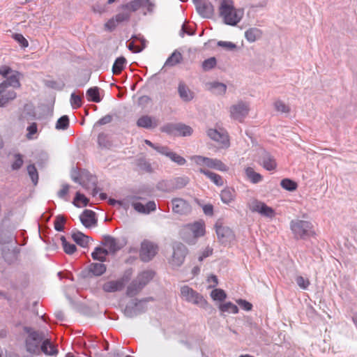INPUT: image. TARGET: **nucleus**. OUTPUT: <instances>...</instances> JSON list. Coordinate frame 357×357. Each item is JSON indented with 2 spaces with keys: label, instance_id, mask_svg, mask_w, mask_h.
I'll list each match as a JSON object with an SVG mask.
<instances>
[{
  "label": "nucleus",
  "instance_id": "nucleus-32",
  "mask_svg": "<svg viewBox=\"0 0 357 357\" xmlns=\"http://www.w3.org/2000/svg\"><path fill=\"white\" fill-rule=\"evenodd\" d=\"M15 238L13 234L10 232H3L0 234V245L1 247L15 245Z\"/></svg>",
  "mask_w": 357,
  "mask_h": 357
},
{
  "label": "nucleus",
  "instance_id": "nucleus-28",
  "mask_svg": "<svg viewBox=\"0 0 357 357\" xmlns=\"http://www.w3.org/2000/svg\"><path fill=\"white\" fill-rule=\"evenodd\" d=\"M245 174L247 179L254 184L259 183L263 179V176L256 172L254 169L250 167H248L245 169Z\"/></svg>",
  "mask_w": 357,
  "mask_h": 357
},
{
  "label": "nucleus",
  "instance_id": "nucleus-34",
  "mask_svg": "<svg viewBox=\"0 0 357 357\" xmlns=\"http://www.w3.org/2000/svg\"><path fill=\"white\" fill-rule=\"evenodd\" d=\"M144 287L137 282L136 279L133 280L128 286L126 294L129 297L137 295Z\"/></svg>",
  "mask_w": 357,
  "mask_h": 357
},
{
  "label": "nucleus",
  "instance_id": "nucleus-41",
  "mask_svg": "<svg viewBox=\"0 0 357 357\" xmlns=\"http://www.w3.org/2000/svg\"><path fill=\"white\" fill-rule=\"evenodd\" d=\"M126 59L123 56L118 57L112 66V73L114 75H119L124 68Z\"/></svg>",
  "mask_w": 357,
  "mask_h": 357
},
{
  "label": "nucleus",
  "instance_id": "nucleus-42",
  "mask_svg": "<svg viewBox=\"0 0 357 357\" xmlns=\"http://www.w3.org/2000/svg\"><path fill=\"white\" fill-rule=\"evenodd\" d=\"M139 8H141L139 0H132L126 4H123L121 6V8L122 10H128L130 13L131 12L137 11Z\"/></svg>",
  "mask_w": 357,
  "mask_h": 357
},
{
  "label": "nucleus",
  "instance_id": "nucleus-60",
  "mask_svg": "<svg viewBox=\"0 0 357 357\" xmlns=\"http://www.w3.org/2000/svg\"><path fill=\"white\" fill-rule=\"evenodd\" d=\"M218 47H222L229 51H233L236 49L237 46L235 43L229 41L220 40L217 43Z\"/></svg>",
  "mask_w": 357,
  "mask_h": 357
},
{
  "label": "nucleus",
  "instance_id": "nucleus-7",
  "mask_svg": "<svg viewBox=\"0 0 357 357\" xmlns=\"http://www.w3.org/2000/svg\"><path fill=\"white\" fill-rule=\"evenodd\" d=\"M158 245L148 240H144L141 243L139 258L144 262L150 261L158 253Z\"/></svg>",
  "mask_w": 357,
  "mask_h": 357
},
{
  "label": "nucleus",
  "instance_id": "nucleus-21",
  "mask_svg": "<svg viewBox=\"0 0 357 357\" xmlns=\"http://www.w3.org/2000/svg\"><path fill=\"white\" fill-rule=\"evenodd\" d=\"M125 279L121 278L117 280H111L105 282L102 289L106 292H115L121 290L125 285Z\"/></svg>",
  "mask_w": 357,
  "mask_h": 357
},
{
  "label": "nucleus",
  "instance_id": "nucleus-52",
  "mask_svg": "<svg viewBox=\"0 0 357 357\" xmlns=\"http://www.w3.org/2000/svg\"><path fill=\"white\" fill-rule=\"evenodd\" d=\"M84 97L83 93L77 95L73 93L70 96V104L73 108H78L82 105V99Z\"/></svg>",
  "mask_w": 357,
  "mask_h": 357
},
{
  "label": "nucleus",
  "instance_id": "nucleus-63",
  "mask_svg": "<svg viewBox=\"0 0 357 357\" xmlns=\"http://www.w3.org/2000/svg\"><path fill=\"white\" fill-rule=\"evenodd\" d=\"M296 284H298V286L303 289H307L310 284L309 280L307 279L304 278L302 276L296 277Z\"/></svg>",
  "mask_w": 357,
  "mask_h": 357
},
{
  "label": "nucleus",
  "instance_id": "nucleus-18",
  "mask_svg": "<svg viewBox=\"0 0 357 357\" xmlns=\"http://www.w3.org/2000/svg\"><path fill=\"white\" fill-rule=\"evenodd\" d=\"M207 135L213 140L218 142L222 147H228L229 145L227 135L220 132L215 129H208Z\"/></svg>",
  "mask_w": 357,
  "mask_h": 357
},
{
  "label": "nucleus",
  "instance_id": "nucleus-56",
  "mask_svg": "<svg viewBox=\"0 0 357 357\" xmlns=\"http://www.w3.org/2000/svg\"><path fill=\"white\" fill-rule=\"evenodd\" d=\"M79 202H82L83 206H86L88 204L89 199L83 194L77 192L73 201V204L77 207H80Z\"/></svg>",
  "mask_w": 357,
  "mask_h": 357
},
{
  "label": "nucleus",
  "instance_id": "nucleus-23",
  "mask_svg": "<svg viewBox=\"0 0 357 357\" xmlns=\"http://www.w3.org/2000/svg\"><path fill=\"white\" fill-rule=\"evenodd\" d=\"M178 93L179 97L185 102L190 101L193 98V92H192L188 86L183 82H180L178 86Z\"/></svg>",
  "mask_w": 357,
  "mask_h": 357
},
{
  "label": "nucleus",
  "instance_id": "nucleus-62",
  "mask_svg": "<svg viewBox=\"0 0 357 357\" xmlns=\"http://www.w3.org/2000/svg\"><path fill=\"white\" fill-rule=\"evenodd\" d=\"M138 166L140 169L146 171V172L151 173L153 172L151 165L145 160H139L138 162Z\"/></svg>",
  "mask_w": 357,
  "mask_h": 357
},
{
  "label": "nucleus",
  "instance_id": "nucleus-27",
  "mask_svg": "<svg viewBox=\"0 0 357 357\" xmlns=\"http://www.w3.org/2000/svg\"><path fill=\"white\" fill-rule=\"evenodd\" d=\"M220 198L223 203L229 204L234 201L236 197V192L232 188H225L220 192Z\"/></svg>",
  "mask_w": 357,
  "mask_h": 357
},
{
  "label": "nucleus",
  "instance_id": "nucleus-14",
  "mask_svg": "<svg viewBox=\"0 0 357 357\" xmlns=\"http://www.w3.org/2000/svg\"><path fill=\"white\" fill-rule=\"evenodd\" d=\"M15 98L16 93L13 89L6 87V83L0 84V107H4Z\"/></svg>",
  "mask_w": 357,
  "mask_h": 357
},
{
  "label": "nucleus",
  "instance_id": "nucleus-48",
  "mask_svg": "<svg viewBox=\"0 0 357 357\" xmlns=\"http://www.w3.org/2000/svg\"><path fill=\"white\" fill-rule=\"evenodd\" d=\"M69 126V118L66 115H63L60 117L56 123V129L57 130H66Z\"/></svg>",
  "mask_w": 357,
  "mask_h": 357
},
{
  "label": "nucleus",
  "instance_id": "nucleus-4",
  "mask_svg": "<svg viewBox=\"0 0 357 357\" xmlns=\"http://www.w3.org/2000/svg\"><path fill=\"white\" fill-rule=\"evenodd\" d=\"M71 178L73 181L79 183L86 189L93 188L91 195L93 197L98 194V190L96 188L97 180L96 176L90 174L89 172H82L79 178L76 170H73L71 172Z\"/></svg>",
  "mask_w": 357,
  "mask_h": 357
},
{
  "label": "nucleus",
  "instance_id": "nucleus-33",
  "mask_svg": "<svg viewBox=\"0 0 357 357\" xmlns=\"http://www.w3.org/2000/svg\"><path fill=\"white\" fill-rule=\"evenodd\" d=\"M261 30L257 28H250L245 32V37L248 41L253 43L261 38Z\"/></svg>",
  "mask_w": 357,
  "mask_h": 357
},
{
  "label": "nucleus",
  "instance_id": "nucleus-55",
  "mask_svg": "<svg viewBox=\"0 0 357 357\" xmlns=\"http://www.w3.org/2000/svg\"><path fill=\"white\" fill-rule=\"evenodd\" d=\"M141 7L146 8L149 13H153L155 7V0H139Z\"/></svg>",
  "mask_w": 357,
  "mask_h": 357
},
{
  "label": "nucleus",
  "instance_id": "nucleus-15",
  "mask_svg": "<svg viewBox=\"0 0 357 357\" xmlns=\"http://www.w3.org/2000/svg\"><path fill=\"white\" fill-rule=\"evenodd\" d=\"M196 8L199 14L204 18H209L213 13V6L208 0H199L196 2Z\"/></svg>",
  "mask_w": 357,
  "mask_h": 357
},
{
  "label": "nucleus",
  "instance_id": "nucleus-8",
  "mask_svg": "<svg viewBox=\"0 0 357 357\" xmlns=\"http://www.w3.org/2000/svg\"><path fill=\"white\" fill-rule=\"evenodd\" d=\"M172 211L180 215H187L192 211V206L188 202L182 198L172 199Z\"/></svg>",
  "mask_w": 357,
  "mask_h": 357
},
{
  "label": "nucleus",
  "instance_id": "nucleus-29",
  "mask_svg": "<svg viewBox=\"0 0 357 357\" xmlns=\"http://www.w3.org/2000/svg\"><path fill=\"white\" fill-rule=\"evenodd\" d=\"M208 89L214 94L218 96L224 95L227 90V86L221 82H213L208 84Z\"/></svg>",
  "mask_w": 357,
  "mask_h": 357
},
{
  "label": "nucleus",
  "instance_id": "nucleus-45",
  "mask_svg": "<svg viewBox=\"0 0 357 357\" xmlns=\"http://www.w3.org/2000/svg\"><path fill=\"white\" fill-rule=\"evenodd\" d=\"M157 188L158 190L164 192L174 191V187L172 179L164 180L158 183Z\"/></svg>",
  "mask_w": 357,
  "mask_h": 357
},
{
  "label": "nucleus",
  "instance_id": "nucleus-6",
  "mask_svg": "<svg viewBox=\"0 0 357 357\" xmlns=\"http://www.w3.org/2000/svg\"><path fill=\"white\" fill-rule=\"evenodd\" d=\"M173 253L169 263L173 268L180 267L184 262L188 254V249L183 243L176 242L172 245Z\"/></svg>",
  "mask_w": 357,
  "mask_h": 357
},
{
  "label": "nucleus",
  "instance_id": "nucleus-25",
  "mask_svg": "<svg viewBox=\"0 0 357 357\" xmlns=\"http://www.w3.org/2000/svg\"><path fill=\"white\" fill-rule=\"evenodd\" d=\"M72 238L79 245L86 248L92 239L81 231H75L72 234Z\"/></svg>",
  "mask_w": 357,
  "mask_h": 357
},
{
  "label": "nucleus",
  "instance_id": "nucleus-44",
  "mask_svg": "<svg viewBox=\"0 0 357 357\" xmlns=\"http://www.w3.org/2000/svg\"><path fill=\"white\" fill-rule=\"evenodd\" d=\"M192 128L189 126L183 123H178L176 132L183 137L190 136L192 133Z\"/></svg>",
  "mask_w": 357,
  "mask_h": 357
},
{
  "label": "nucleus",
  "instance_id": "nucleus-1",
  "mask_svg": "<svg viewBox=\"0 0 357 357\" xmlns=\"http://www.w3.org/2000/svg\"><path fill=\"white\" fill-rule=\"evenodd\" d=\"M220 17L226 24L235 26L242 19L243 11L237 10L231 0H222L219 6Z\"/></svg>",
  "mask_w": 357,
  "mask_h": 357
},
{
  "label": "nucleus",
  "instance_id": "nucleus-9",
  "mask_svg": "<svg viewBox=\"0 0 357 357\" xmlns=\"http://www.w3.org/2000/svg\"><path fill=\"white\" fill-rule=\"evenodd\" d=\"M248 112L249 105L243 101H240L230 107L231 116L240 122L243 121Z\"/></svg>",
  "mask_w": 357,
  "mask_h": 357
},
{
  "label": "nucleus",
  "instance_id": "nucleus-64",
  "mask_svg": "<svg viewBox=\"0 0 357 357\" xmlns=\"http://www.w3.org/2000/svg\"><path fill=\"white\" fill-rule=\"evenodd\" d=\"M13 38L17 41L22 47H26L29 45L26 39L20 33L14 34Z\"/></svg>",
  "mask_w": 357,
  "mask_h": 357
},
{
  "label": "nucleus",
  "instance_id": "nucleus-3",
  "mask_svg": "<svg viewBox=\"0 0 357 357\" xmlns=\"http://www.w3.org/2000/svg\"><path fill=\"white\" fill-rule=\"evenodd\" d=\"M291 229L297 239H305L314 234L312 225L310 222L302 220H294L290 223Z\"/></svg>",
  "mask_w": 357,
  "mask_h": 357
},
{
  "label": "nucleus",
  "instance_id": "nucleus-16",
  "mask_svg": "<svg viewBox=\"0 0 357 357\" xmlns=\"http://www.w3.org/2000/svg\"><path fill=\"white\" fill-rule=\"evenodd\" d=\"M101 244L107 247L109 252L111 253H115L123 248V245L120 243L117 238L107 234L102 236Z\"/></svg>",
  "mask_w": 357,
  "mask_h": 357
},
{
  "label": "nucleus",
  "instance_id": "nucleus-11",
  "mask_svg": "<svg viewBox=\"0 0 357 357\" xmlns=\"http://www.w3.org/2000/svg\"><path fill=\"white\" fill-rule=\"evenodd\" d=\"M196 162L199 165H205L210 168H213L221 172H227L228 170V167L218 159L197 156Z\"/></svg>",
  "mask_w": 357,
  "mask_h": 357
},
{
  "label": "nucleus",
  "instance_id": "nucleus-46",
  "mask_svg": "<svg viewBox=\"0 0 357 357\" xmlns=\"http://www.w3.org/2000/svg\"><path fill=\"white\" fill-rule=\"evenodd\" d=\"M61 241L62 243V246L64 250V252L68 255H72L73 254L76 250L77 248L75 245L69 243L67 241L65 236H62L61 237Z\"/></svg>",
  "mask_w": 357,
  "mask_h": 357
},
{
  "label": "nucleus",
  "instance_id": "nucleus-57",
  "mask_svg": "<svg viewBox=\"0 0 357 357\" xmlns=\"http://www.w3.org/2000/svg\"><path fill=\"white\" fill-rule=\"evenodd\" d=\"M216 63V59L215 57H211L203 61L202 68L205 71L210 70L215 66Z\"/></svg>",
  "mask_w": 357,
  "mask_h": 357
},
{
  "label": "nucleus",
  "instance_id": "nucleus-30",
  "mask_svg": "<svg viewBox=\"0 0 357 357\" xmlns=\"http://www.w3.org/2000/svg\"><path fill=\"white\" fill-rule=\"evenodd\" d=\"M154 272L152 271H144L139 273L135 278L143 287H144L153 278Z\"/></svg>",
  "mask_w": 357,
  "mask_h": 357
},
{
  "label": "nucleus",
  "instance_id": "nucleus-19",
  "mask_svg": "<svg viewBox=\"0 0 357 357\" xmlns=\"http://www.w3.org/2000/svg\"><path fill=\"white\" fill-rule=\"evenodd\" d=\"M136 124L139 128L153 129L158 126V123L155 117L149 115H143L138 119Z\"/></svg>",
  "mask_w": 357,
  "mask_h": 357
},
{
  "label": "nucleus",
  "instance_id": "nucleus-54",
  "mask_svg": "<svg viewBox=\"0 0 357 357\" xmlns=\"http://www.w3.org/2000/svg\"><path fill=\"white\" fill-rule=\"evenodd\" d=\"M66 222V218L62 215H59L54 220V229L58 231H62L64 229L63 225Z\"/></svg>",
  "mask_w": 357,
  "mask_h": 357
},
{
  "label": "nucleus",
  "instance_id": "nucleus-5",
  "mask_svg": "<svg viewBox=\"0 0 357 357\" xmlns=\"http://www.w3.org/2000/svg\"><path fill=\"white\" fill-rule=\"evenodd\" d=\"M181 296L188 302L197 305L201 307H211L202 295L187 285L181 287Z\"/></svg>",
  "mask_w": 357,
  "mask_h": 357
},
{
  "label": "nucleus",
  "instance_id": "nucleus-37",
  "mask_svg": "<svg viewBox=\"0 0 357 357\" xmlns=\"http://www.w3.org/2000/svg\"><path fill=\"white\" fill-rule=\"evenodd\" d=\"M183 56L180 52L175 50L170 56L167 59L165 66H174L180 63L182 61Z\"/></svg>",
  "mask_w": 357,
  "mask_h": 357
},
{
  "label": "nucleus",
  "instance_id": "nucleus-10",
  "mask_svg": "<svg viewBox=\"0 0 357 357\" xmlns=\"http://www.w3.org/2000/svg\"><path fill=\"white\" fill-rule=\"evenodd\" d=\"M215 227L218 238L220 243H227L233 239L232 230L229 227L222 225L220 220L217 221Z\"/></svg>",
  "mask_w": 357,
  "mask_h": 357
},
{
  "label": "nucleus",
  "instance_id": "nucleus-50",
  "mask_svg": "<svg viewBox=\"0 0 357 357\" xmlns=\"http://www.w3.org/2000/svg\"><path fill=\"white\" fill-rule=\"evenodd\" d=\"M178 123H166L160 128V130L162 132H165L168 135H176Z\"/></svg>",
  "mask_w": 357,
  "mask_h": 357
},
{
  "label": "nucleus",
  "instance_id": "nucleus-59",
  "mask_svg": "<svg viewBox=\"0 0 357 357\" xmlns=\"http://www.w3.org/2000/svg\"><path fill=\"white\" fill-rule=\"evenodd\" d=\"M15 161L13 162L11 167L13 170H17L21 168L23 165L22 155L20 153L15 154Z\"/></svg>",
  "mask_w": 357,
  "mask_h": 357
},
{
  "label": "nucleus",
  "instance_id": "nucleus-31",
  "mask_svg": "<svg viewBox=\"0 0 357 357\" xmlns=\"http://www.w3.org/2000/svg\"><path fill=\"white\" fill-rule=\"evenodd\" d=\"M20 73L17 71H13L10 75H8L7 79L3 81L2 83H6V86H12L13 88H19L20 83L19 80Z\"/></svg>",
  "mask_w": 357,
  "mask_h": 357
},
{
  "label": "nucleus",
  "instance_id": "nucleus-51",
  "mask_svg": "<svg viewBox=\"0 0 357 357\" xmlns=\"http://www.w3.org/2000/svg\"><path fill=\"white\" fill-rule=\"evenodd\" d=\"M28 174L33 182V183L36 185L38 183V171L34 165H29L27 167Z\"/></svg>",
  "mask_w": 357,
  "mask_h": 357
},
{
  "label": "nucleus",
  "instance_id": "nucleus-53",
  "mask_svg": "<svg viewBox=\"0 0 357 357\" xmlns=\"http://www.w3.org/2000/svg\"><path fill=\"white\" fill-rule=\"evenodd\" d=\"M114 18L117 23L128 22L130 18V13L128 12V10H122V12L116 14L114 16Z\"/></svg>",
  "mask_w": 357,
  "mask_h": 357
},
{
  "label": "nucleus",
  "instance_id": "nucleus-39",
  "mask_svg": "<svg viewBox=\"0 0 357 357\" xmlns=\"http://www.w3.org/2000/svg\"><path fill=\"white\" fill-rule=\"evenodd\" d=\"M106 271V266L102 263H93L89 266V272L96 276L102 275Z\"/></svg>",
  "mask_w": 357,
  "mask_h": 357
},
{
  "label": "nucleus",
  "instance_id": "nucleus-13",
  "mask_svg": "<svg viewBox=\"0 0 357 357\" xmlns=\"http://www.w3.org/2000/svg\"><path fill=\"white\" fill-rule=\"evenodd\" d=\"M1 251L5 261L10 264L17 259L20 249L16 245H6L1 247Z\"/></svg>",
  "mask_w": 357,
  "mask_h": 357
},
{
  "label": "nucleus",
  "instance_id": "nucleus-35",
  "mask_svg": "<svg viewBox=\"0 0 357 357\" xmlns=\"http://www.w3.org/2000/svg\"><path fill=\"white\" fill-rule=\"evenodd\" d=\"M108 254L109 251L107 249L101 247H96L91 255L93 259L102 262L105 261L106 257Z\"/></svg>",
  "mask_w": 357,
  "mask_h": 357
},
{
  "label": "nucleus",
  "instance_id": "nucleus-61",
  "mask_svg": "<svg viewBox=\"0 0 357 357\" xmlns=\"http://www.w3.org/2000/svg\"><path fill=\"white\" fill-rule=\"evenodd\" d=\"M98 143L100 146L107 148L110 145L107 139V135L105 133H100L98 137Z\"/></svg>",
  "mask_w": 357,
  "mask_h": 357
},
{
  "label": "nucleus",
  "instance_id": "nucleus-26",
  "mask_svg": "<svg viewBox=\"0 0 357 357\" xmlns=\"http://www.w3.org/2000/svg\"><path fill=\"white\" fill-rule=\"evenodd\" d=\"M190 231L193 234L195 238L204 236L205 232L204 223L202 221H197L188 225Z\"/></svg>",
  "mask_w": 357,
  "mask_h": 357
},
{
  "label": "nucleus",
  "instance_id": "nucleus-43",
  "mask_svg": "<svg viewBox=\"0 0 357 357\" xmlns=\"http://www.w3.org/2000/svg\"><path fill=\"white\" fill-rule=\"evenodd\" d=\"M280 185L282 188L286 190L293 192L297 189L298 185L297 183L290 179V178H284L280 182Z\"/></svg>",
  "mask_w": 357,
  "mask_h": 357
},
{
  "label": "nucleus",
  "instance_id": "nucleus-17",
  "mask_svg": "<svg viewBox=\"0 0 357 357\" xmlns=\"http://www.w3.org/2000/svg\"><path fill=\"white\" fill-rule=\"evenodd\" d=\"M259 162L268 171L273 170L276 167V162L273 157L264 150L260 153Z\"/></svg>",
  "mask_w": 357,
  "mask_h": 357
},
{
  "label": "nucleus",
  "instance_id": "nucleus-58",
  "mask_svg": "<svg viewBox=\"0 0 357 357\" xmlns=\"http://www.w3.org/2000/svg\"><path fill=\"white\" fill-rule=\"evenodd\" d=\"M275 109L282 113H289L290 108L281 100H277L274 103Z\"/></svg>",
  "mask_w": 357,
  "mask_h": 357
},
{
  "label": "nucleus",
  "instance_id": "nucleus-40",
  "mask_svg": "<svg viewBox=\"0 0 357 357\" xmlns=\"http://www.w3.org/2000/svg\"><path fill=\"white\" fill-rule=\"evenodd\" d=\"M174 190L181 189L189 183V178L187 176H180L172 178Z\"/></svg>",
  "mask_w": 357,
  "mask_h": 357
},
{
  "label": "nucleus",
  "instance_id": "nucleus-38",
  "mask_svg": "<svg viewBox=\"0 0 357 357\" xmlns=\"http://www.w3.org/2000/svg\"><path fill=\"white\" fill-rule=\"evenodd\" d=\"M86 96L89 101L99 102L101 101L99 93V88L94 86L89 88L86 93Z\"/></svg>",
  "mask_w": 357,
  "mask_h": 357
},
{
  "label": "nucleus",
  "instance_id": "nucleus-12",
  "mask_svg": "<svg viewBox=\"0 0 357 357\" xmlns=\"http://www.w3.org/2000/svg\"><path fill=\"white\" fill-rule=\"evenodd\" d=\"M141 301L137 299L132 300L126 305L123 313L128 318H133L139 314L145 312V308L140 305Z\"/></svg>",
  "mask_w": 357,
  "mask_h": 357
},
{
  "label": "nucleus",
  "instance_id": "nucleus-2",
  "mask_svg": "<svg viewBox=\"0 0 357 357\" xmlns=\"http://www.w3.org/2000/svg\"><path fill=\"white\" fill-rule=\"evenodd\" d=\"M24 332L28 334L26 339V347L27 351L31 354H40V344L45 338V335L43 332L34 331L31 327L25 326L24 328Z\"/></svg>",
  "mask_w": 357,
  "mask_h": 357
},
{
  "label": "nucleus",
  "instance_id": "nucleus-36",
  "mask_svg": "<svg viewBox=\"0 0 357 357\" xmlns=\"http://www.w3.org/2000/svg\"><path fill=\"white\" fill-rule=\"evenodd\" d=\"M200 172L205 174L216 185L222 186L223 185V179L219 174H217L215 173H213L212 172H210V171L204 169H200Z\"/></svg>",
  "mask_w": 357,
  "mask_h": 357
},
{
  "label": "nucleus",
  "instance_id": "nucleus-47",
  "mask_svg": "<svg viewBox=\"0 0 357 357\" xmlns=\"http://www.w3.org/2000/svg\"><path fill=\"white\" fill-rule=\"evenodd\" d=\"M220 310L222 312L234 313L236 314L238 312V307L231 302H227L225 304L220 305Z\"/></svg>",
  "mask_w": 357,
  "mask_h": 357
},
{
  "label": "nucleus",
  "instance_id": "nucleus-24",
  "mask_svg": "<svg viewBox=\"0 0 357 357\" xmlns=\"http://www.w3.org/2000/svg\"><path fill=\"white\" fill-rule=\"evenodd\" d=\"M43 351L45 354L48 356H56L58 354V349L47 339L43 340L40 347V352Z\"/></svg>",
  "mask_w": 357,
  "mask_h": 357
},
{
  "label": "nucleus",
  "instance_id": "nucleus-20",
  "mask_svg": "<svg viewBox=\"0 0 357 357\" xmlns=\"http://www.w3.org/2000/svg\"><path fill=\"white\" fill-rule=\"evenodd\" d=\"M95 215L96 213L93 211L86 209L80 215L79 219L84 227L89 228L91 226L96 225L97 220L96 219Z\"/></svg>",
  "mask_w": 357,
  "mask_h": 357
},
{
  "label": "nucleus",
  "instance_id": "nucleus-49",
  "mask_svg": "<svg viewBox=\"0 0 357 357\" xmlns=\"http://www.w3.org/2000/svg\"><path fill=\"white\" fill-rule=\"evenodd\" d=\"M211 298L215 301H222L226 297V293L221 289H215L211 292Z\"/></svg>",
  "mask_w": 357,
  "mask_h": 357
},
{
  "label": "nucleus",
  "instance_id": "nucleus-22",
  "mask_svg": "<svg viewBox=\"0 0 357 357\" xmlns=\"http://www.w3.org/2000/svg\"><path fill=\"white\" fill-rule=\"evenodd\" d=\"M160 149L161 151L160 154L168 157L172 161L174 162L177 165H183L186 162V160L184 158L178 155L175 152L170 151L167 146L160 148Z\"/></svg>",
  "mask_w": 357,
  "mask_h": 357
}]
</instances>
